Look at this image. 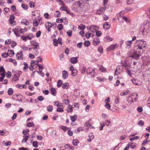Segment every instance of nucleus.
<instances>
[{
    "mask_svg": "<svg viewBox=\"0 0 150 150\" xmlns=\"http://www.w3.org/2000/svg\"><path fill=\"white\" fill-rule=\"evenodd\" d=\"M47 110L49 112H52L53 110V107L52 105H49L47 107Z\"/></svg>",
    "mask_w": 150,
    "mask_h": 150,
    "instance_id": "43",
    "label": "nucleus"
},
{
    "mask_svg": "<svg viewBox=\"0 0 150 150\" xmlns=\"http://www.w3.org/2000/svg\"><path fill=\"white\" fill-rule=\"evenodd\" d=\"M100 40L99 38H95L93 41V43L94 45L97 46L100 42Z\"/></svg>",
    "mask_w": 150,
    "mask_h": 150,
    "instance_id": "12",
    "label": "nucleus"
},
{
    "mask_svg": "<svg viewBox=\"0 0 150 150\" xmlns=\"http://www.w3.org/2000/svg\"><path fill=\"white\" fill-rule=\"evenodd\" d=\"M62 39L60 38H58V40L56 39H54L53 43L54 45L55 46H57L58 43L59 42L61 41Z\"/></svg>",
    "mask_w": 150,
    "mask_h": 150,
    "instance_id": "17",
    "label": "nucleus"
},
{
    "mask_svg": "<svg viewBox=\"0 0 150 150\" xmlns=\"http://www.w3.org/2000/svg\"><path fill=\"white\" fill-rule=\"evenodd\" d=\"M11 75V72L8 71L6 73V77L7 78H10Z\"/></svg>",
    "mask_w": 150,
    "mask_h": 150,
    "instance_id": "53",
    "label": "nucleus"
},
{
    "mask_svg": "<svg viewBox=\"0 0 150 150\" xmlns=\"http://www.w3.org/2000/svg\"><path fill=\"white\" fill-rule=\"evenodd\" d=\"M89 29L91 32L94 33L99 29V27L96 25H91Z\"/></svg>",
    "mask_w": 150,
    "mask_h": 150,
    "instance_id": "7",
    "label": "nucleus"
},
{
    "mask_svg": "<svg viewBox=\"0 0 150 150\" xmlns=\"http://www.w3.org/2000/svg\"><path fill=\"white\" fill-rule=\"evenodd\" d=\"M62 77L64 79H65L68 76V74L67 71L65 70L63 71L62 72Z\"/></svg>",
    "mask_w": 150,
    "mask_h": 150,
    "instance_id": "18",
    "label": "nucleus"
},
{
    "mask_svg": "<svg viewBox=\"0 0 150 150\" xmlns=\"http://www.w3.org/2000/svg\"><path fill=\"white\" fill-rule=\"evenodd\" d=\"M68 109H67V112H71L73 111V109L71 108H70V106L68 105Z\"/></svg>",
    "mask_w": 150,
    "mask_h": 150,
    "instance_id": "60",
    "label": "nucleus"
},
{
    "mask_svg": "<svg viewBox=\"0 0 150 150\" xmlns=\"http://www.w3.org/2000/svg\"><path fill=\"white\" fill-rule=\"evenodd\" d=\"M130 96V97H131L133 102L137 100L138 98V94L135 93L132 94Z\"/></svg>",
    "mask_w": 150,
    "mask_h": 150,
    "instance_id": "9",
    "label": "nucleus"
},
{
    "mask_svg": "<svg viewBox=\"0 0 150 150\" xmlns=\"http://www.w3.org/2000/svg\"><path fill=\"white\" fill-rule=\"evenodd\" d=\"M84 45L86 47H88L90 45V43L89 41H86L84 42Z\"/></svg>",
    "mask_w": 150,
    "mask_h": 150,
    "instance_id": "34",
    "label": "nucleus"
},
{
    "mask_svg": "<svg viewBox=\"0 0 150 150\" xmlns=\"http://www.w3.org/2000/svg\"><path fill=\"white\" fill-rule=\"evenodd\" d=\"M140 30L142 34L143 35H146L147 33H149V31H148L146 29L144 28V27L143 26H142Z\"/></svg>",
    "mask_w": 150,
    "mask_h": 150,
    "instance_id": "15",
    "label": "nucleus"
},
{
    "mask_svg": "<svg viewBox=\"0 0 150 150\" xmlns=\"http://www.w3.org/2000/svg\"><path fill=\"white\" fill-rule=\"evenodd\" d=\"M81 2V3H82V4H81V11L83 10H85L89 8V5L87 1H79V2L80 3Z\"/></svg>",
    "mask_w": 150,
    "mask_h": 150,
    "instance_id": "3",
    "label": "nucleus"
},
{
    "mask_svg": "<svg viewBox=\"0 0 150 150\" xmlns=\"http://www.w3.org/2000/svg\"><path fill=\"white\" fill-rule=\"evenodd\" d=\"M8 55V53L4 52L2 54V56L4 58L7 57Z\"/></svg>",
    "mask_w": 150,
    "mask_h": 150,
    "instance_id": "51",
    "label": "nucleus"
},
{
    "mask_svg": "<svg viewBox=\"0 0 150 150\" xmlns=\"http://www.w3.org/2000/svg\"><path fill=\"white\" fill-rule=\"evenodd\" d=\"M62 6L60 8V10L62 11H66L68 9V8L67 6L65 5V4L64 3V6L62 5Z\"/></svg>",
    "mask_w": 150,
    "mask_h": 150,
    "instance_id": "22",
    "label": "nucleus"
},
{
    "mask_svg": "<svg viewBox=\"0 0 150 150\" xmlns=\"http://www.w3.org/2000/svg\"><path fill=\"white\" fill-rule=\"evenodd\" d=\"M56 1L57 2L59 3V4L62 5L64 6V3L62 0H56Z\"/></svg>",
    "mask_w": 150,
    "mask_h": 150,
    "instance_id": "57",
    "label": "nucleus"
},
{
    "mask_svg": "<svg viewBox=\"0 0 150 150\" xmlns=\"http://www.w3.org/2000/svg\"><path fill=\"white\" fill-rule=\"evenodd\" d=\"M78 57H72L70 58V61L72 64H76L77 62Z\"/></svg>",
    "mask_w": 150,
    "mask_h": 150,
    "instance_id": "13",
    "label": "nucleus"
},
{
    "mask_svg": "<svg viewBox=\"0 0 150 150\" xmlns=\"http://www.w3.org/2000/svg\"><path fill=\"white\" fill-rule=\"evenodd\" d=\"M34 124L33 122H29L26 125L28 127H34Z\"/></svg>",
    "mask_w": 150,
    "mask_h": 150,
    "instance_id": "45",
    "label": "nucleus"
},
{
    "mask_svg": "<svg viewBox=\"0 0 150 150\" xmlns=\"http://www.w3.org/2000/svg\"><path fill=\"white\" fill-rule=\"evenodd\" d=\"M26 37L27 38H28V39L31 40L33 38V35L32 33L29 34Z\"/></svg>",
    "mask_w": 150,
    "mask_h": 150,
    "instance_id": "39",
    "label": "nucleus"
},
{
    "mask_svg": "<svg viewBox=\"0 0 150 150\" xmlns=\"http://www.w3.org/2000/svg\"><path fill=\"white\" fill-rule=\"evenodd\" d=\"M29 130L28 129H24L23 130L22 133L24 135L25 134H26L28 133L29 132Z\"/></svg>",
    "mask_w": 150,
    "mask_h": 150,
    "instance_id": "59",
    "label": "nucleus"
},
{
    "mask_svg": "<svg viewBox=\"0 0 150 150\" xmlns=\"http://www.w3.org/2000/svg\"><path fill=\"white\" fill-rule=\"evenodd\" d=\"M85 25L82 24H81L78 26V28L80 30H84L85 29Z\"/></svg>",
    "mask_w": 150,
    "mask_h": 150,
    "instance_id": "30",
    "label": "nucleus"
},
{
    "mask_svg": "<svg viewBox=\"0 0 150 150\" xmlns=\"http://www.w3.org/2000/svg\"><path fill=\"white\" fill-rule=\"evenodd\" d=\"M67 33L69 36L71 37L72 34V31L71 30H69Z\"/></svg>",
    "mask_w": 150,
    "mask_h": 150,
    "instance_id": "56",
    "label": "nucleus"
},
{
    "mask_svg": "<svg viewBox=\"0 0 150 150\" xmlns=\"http://www.w3.org/2000/svg\"><path fill=\"white\" fill-rule=\"evenodd\" d=\"M77 117L76 115L70 116V119L73 122H75L76 120Z\"/></svg>",
    "mask_w": 150,
    "mask_h": 150,
    "instance_id": "24",
    "label": "nucleus"
},
{
    "mask_svg": "<svg viewBox=\"0 0 150 150\" xmlns=\"http://www.w3.org/2000/svg\"><path fill=\"white\" fill-rule=\"evenodd\" d=\"M132 81L133 83L136 85H139V84L137 83V81L134 79H132Z\"/></svg>",
    "mask_w": 150,
    "mask_h": 150,
    "instance_id": "42",
    "label": "nucleus"
},
{
    "mask_svg": "<svg viewBox=\"0 0 150 150\" xmlns=\"http://www.w3.org/2000/svg\"><path fill=\"white\" fill-rule=\"evenodd\" d=\"M38 142L36 141H34L33 143V146L35 148L38 147Z\"/></svg>",
    "mask_w": 150,
    "mask_h": 150,
    "instance_id": "40",
    "label": "nucleus"
},
{
    "mask_svg": "<svg viewBox=\"0 0 150 150\" xmlns=\"http://www.w3.org/2000/svg\"><path fill=\"white\" fill-rule=\"evenodd\" d=\"M134 46L136 50H141L143 53L146 49L147 44L146 42L144 40H139L134 43Z\"/></svg>",
    "mask_w": 150,
    "mask_h": 150,
    "instance_id": "1",
    "label": "nucleus"
},
{
    "mask_svg": "<svg viewBox=\"0 0 150 150\" xmlns=\"http://www.w3.org/2000/svg\"><path fill=\"white\" fill-rule=\"evenodd\" d=\"M21 23L25 25H28L29 23V21L25 19H23L21 20Z\"/></svg>",
    "mask_w": 150,
    "mask_h": 150,
    "instance_id": "21",
    "label": "nucleus"
},
{
    "mask_svg": "<svg viewBox=\"0 0 150 150\" xmlns=\"http://www.w3.org/2000/svg\"><path fill=\"white\" fill-rule=\"evenodd\" d=\"M23 64L24 65V66L23 67V71H26V70L28 68V65L26 62H24Z\"/></svg>",
    "mask_w": 150,
    "mask_h": 150,
    "instance_id": "32",
    "label": "nucleus"
},
{
    "mask_svg": "<svg viewBox=\"0 0 150 150\" xmlns=\"http://www.w3.org/2000/svg\"><path fill=\"white\" fill-rule=\"evenodd\" d=\"M38 58L40 59V60H39L38 59V60L35 61L32 60L31 62V64H32L34 63L37 64L39 62H41L42 61V59L41 58V57H38Z\"/></svg>",
    "mask_w": 150,
    "mask_h": 150,
    "instance_id": "19",
    "label": "nucleus"
},
{
    "mask_svg": "<svg viewBox=\"0 0 150 150\" xmlns=\"http://www.w3.org/2000/svg\"><path fill=\"white\" fill-rule=\"evenodd\" d=\"M71 75L73 76H75L76 75L77 73V71L75 69L74 70L71 71Z\"/></svg>",
    "mask_w": 150,
    "mask_h": 150,
    "instance_id": "49",
    "label": "nucleus"
},
{
    "mask_svg": "<svg viewBox=\"0 0 150 150\" xmlns=\"http://www.w3.org/2000/svg\"><path fill=\"white\" fill-rule=\"evenodd\" d=\"M13 91L11 88H10L8 89V94L9 95H11L13 94Z\"/></svg>",
    "mask_w": 150,
    "mask_h": 150,
    "instance_id": "28",
    "label": "nucleus"
},
{
    "mask_svg": "<svg viewBox=\"0 0 150 150\" xmlns=\"http://www.w3.org/2000/svg\"><path fill=\"white\" fill-rule=\"evenodd\" d=\"M62 84V82L61 80H59L57 83V87L59 88L61 87Z\"/></svg>",
    "mask_w": 150,
    "mask_h": 150,
    "instance_id": "37",
    "label": "nucleus"
},
{
    "mask_svg": "<svg viewBox=\"0 0 150 150\" xmlns=\"http://www.w3.org/2000/svg\"><path fill=\"white\" fill-rule=\"evenodd\" d=\"M86 70V68L85 66H83L80 69V71L82 73H83Z\"/></svg>",
    "mask_w": 150,
    "mask_h": 150,
    "instance_id": "47",
    "label": "nucleus"
},
{
    "mask_svg": "<svg viewBox=\"0 0 150 150\" xmlns=\"http://www.w3.org/2000/svg\"><path fill=\"white\" fill-rule=\"evenodd\" d=\"M52 26V25L51 23L49 22L46 23L45 24V27L47 28V31L50 32L51 30L50 28Z\"/></svg>",
    "mask_w": 150,
    "mask_h": 150,
    "instance_id": "11",
    "label": "nucleus"
},
{
    "mask_svg": "<svg viewBox=\"0 0 150 150\" xmlns=\"http://www.w3.org/2000/svg\"><path fill=\"white\" fill-rule=\"evenodd\" d=\"M127 101L129 103H131L133 102V101L132 100V98L131 97H130V96L128 97L127 98Z\"/></svg>",
    "mask_w": 150,
    "mask_h": 150,
    "instance_id": "35",
    "label": "nucleus"
},
{
    "mask_svg": "<svg viewBox=\"0 0 150 150\" xmlns=\"http://www.w3.org/2000/svg\"><path fill=\"white\" fill-rule=\"evenodd\" d=\"M69 86V84L68 83H64L62 85V88L64 89H68V86Z\"/></svg>",
    "mask_w": 150,
    "mask_h": 150,
    "instance_id": "27",
    "label": "nucleus"
},
{
    "mask_svg": "<svg viewBox=\"0 0 150 150\" xmlns=\"http://www.w3.org/2000/svg\"><path fill=\"white\" fill-rule=\"evenodd\" d=\"M90 121L91 120H89L87 122L85 123L84 126H86L88 128L91 125L90 123Z\"/></svg>",
    "mask_w": 150,
    "mask_h": 150,
    "instance_id": "46",
    "label": "nucleus"
},
{
    "mask_svg": "<svg viewBox=\"0 0 150 150\" xmlns=\"http://www.w3.org/2000/svg\"><path fill=\"white\" fill-rule=\"evenodd\" d=\"M138 124L139 125L142 126L144 125V122L142 120H141L138 122Z\"/></svg>",
    "mask_w": 150,
    "mask_h": 150,
    "instance_id": "64",
    "label": "nucleus"
},
{
    "mask_svg": "<svg viewBox=\"0 0 150 150\" xmlns=\"http://www.w3.org/2000/svg\"><path fill=\"white\" fill-rule=\"evenodd\" d=\"M98 50L100 53H102L103 51V47L102 46H100L99 47L98 49Z\"/></svg>",
    "mask_w": 150,
    "mask_h": 150,
    "instance_id": "55",
    "label": "nucleus"
},
{
    "mask_svg": "<svg viewBox=\"0 0 150 150\" xmlns=\"http://www.w3.org/2000/svg\"><path fill=\"white\" fill-rule=\"evenodd\" d=\"M113 40V38H111L109 35H107L104 38V40L105 41L110 42L112 41Z\"/></svg>",
    "mask_w": 150,
    "mask_h": 150,
    "instance_id": "20",
    "label": "nucleus"
},
{
    "mask_svg": "<svg viewBox=\"0 0 150 150\" xmlns=\"http://www.w3.org/2000/svg\"><path fill=\"white\" fill-rule=\"evenodd\" d=\"M9 62H12L13 63V64L15 66H16L17 65V62L15 60L11 58L9 59Z\"/></svg>",
    "mask_w": 150,
    "mask_h": 150,
    "instance_id": "33",
    "label": "nucleus"
},
{
    "mask_svg": "<svg viewBox=\"0 0 150 150\" xmlns=\"http://www.w3.org/2000/svg\"><path fill=\"white\" fill-rule=\"evenodd\" d=\"M11 144V142L9 141L8 142H6L4 141L3 142V144L5 146H9Z\"/></svg>",
    "mask_w": 150,
    "mask_h": 150,
    "instance_id": "44",
    "label": "nucleus"
},
{
    "mask_svg": "<svg viewBox=\"0 0 150 150\" xmlns=\"http://www.w3.org/2000/svg\"><path fill=\"white\" fill-rule=\"evenodd\" d=\"M13 31L16 37H20L21 36V35L19 33L18 31H15V30H13Z\"/></svg>",
    "mask_w": 150,
    "mask_h": 150,
    "instance_id": "41",
    "label": "nucleus"
},
{
    "mask_svg": "<svg viewBox=\"0 0 150 150\" xmlns=\"http://www.w3.org/2000/svg\"><path fill=\"white\" fill-rule=\"evenodd\" d=\"M130 96V97H131L133 102L137 100L138 98V94L135 93L132 94Z\"/></svg>",
    "mask_w": 150,
    "mask_h": 150,
    "instance_id": "8",
    "label": "nucleus"
},
{
    "mask_svg": "<svg viewBox=\"0 0 150 150\" xmlns=\"http://www.w3.org/2000/svg\"><path fill=\"white\" fill-rule=\"evenodd\" d=\"M105 9L103 8V7H102L100 8V10L98 11L97 13L100 15L103 13Z\"/></svg>",
    "mask_w": 150,
    "mask_h": 150,
    "instance_id": "26",
    "label": "nucleus"
},
{
    "mask_svg": "<svg viewBox=\"0 0 150 150\" xmlns=\"http://www.w3.org/2000/svg\"><path fill=\"white\" fill-rule=\"evenodd\" d=\"M132 43V41L128 40L126 42L125 44L128 47V48H129L130 47Z\"/></svg>",
    "mask_w": 150,
    "mask_h": 150,
    "instance_id": "25",
    "label": "nucleus"
},
{
    "mask_svg": "<svg viewBox=\"0 0 150 150\" xmlns=\"http://www.w3.org/2000/svg\"><path fill=\"white\" fill-rule=\"evenodd\" d=\"M31 42L33 47V50H39V46L38 43L34 41H31Z\"/></svg>",
    "mask_w": 150,
    "mask_h": 150,
    "instance_id": "5",
    "label": "nucleus"
},
{
    "mask_svg": "<svg viewBox=\"0 0 150 150\" xmlns=\"http://www.w3.org/2000/svg\"><path fill=\"white\" fill-rule=\"evenodd\" d=\"M34 50V54L36 55H38L39 54V52L38 51V50Z\"/></svg>",
    "mask_w": 150,
    "mask_h": 150,
    "instance_id": "63",
    "label": "nucleus"
},
{
    "mask_svg": "<svg viewBox=\"0 0 150 150\" xmlns=\"http://www.w3.org/2000/svg\"><path fill=\"white\" fill-rule=\"evenodd\" d=\"M16 57L19 60H22L23 59V54L22 53V52H18L16 54Z\"/></svg>",
    "mask_w": 150,
    "mask_h": 150,
    "instance_id": "14",
    "label": "nucleus"
},
{
    "mask_svg": "<svg viewBox=\"0 0 150 150\" xmlns=\"http://www.w3.org/2000/svg\"><path fill=\"white\" fill-rule=\"evenodd\" d=\"M52 94L54 96H55L56 95L57 91L54 88L52 87L50 89Z\"/></svg>",
    "mask_w": 150,
    "mask_h": 150,
    "instance_id": "23",
    "label": "nucleus"
},
{
    "mask_svg": "<svg viewBox=\"0 0 150 150\" xmlns=\"http://www.w3.org/2000/svg\"><path fill=\"white\" fill-rule=\"evenodd\" d=\"M139 138V136H136L133 138H130L129 139V140L130 141L138 139Z\"/></svg>",
    "mask_w": 150,
    "mask_h": 150,
    "instance_id": "50",
    "label": "nucleus"
},
{
    "mask_svg": "<svg viewBox=\"0 0 150 150\" xmlns=\"http://www.w3.org/2000/svg\"><path fill=\"white\" fill-rule=\"evenodd\" d=\"M8 52H10L9 54H10V55H11V57H12L14 55V53L13 50H11L9 51H8Z\"/></svg>",
    "mask_w": 150,
    "mask_h": 150,
    "instance_id": "61",
    "label": "nucleus"
},
{
    "mask_svg": "<svg viewBox=\"0 0 150 150\" xmlns=\"http://www.w3.org/2000/svg\"><path fill=\"white\" fill-rule=\"evenodd\" d=\"M96 36L100 37L102 35V33L101 31H98L96 32Z\"/></svg>",
    "mask_w": 150,
    "mask_h": 150,
    "instance_id": "54",
    "label": "nucleus"
},
{
    "mask_svg": "<svg viewBox=\"0 0 150 150\" xmlns=\"http://www.w3.org/2000/svg\"><path fill=\"white\" fill-rule=\"evenodd\" d=\"M142 26L144 27V28L146 29L148 31L150 32V23H147L144 24Z\"/></svg>",
    "mask_w": 150,
    "mask_h": 150,
    "instance_id": "10",
    "label": "nucleus"
},
{
    "mask_svg": "<svg viewBox=\"0 0 150 150\" xmlns=\"http://www.w3.org/2000/svg\"><path fill=\"white\" fill-rule=\"evenodd\" d=\"M23 138L22 139V143L26 142L27 140L28 139L29 137H27L26 136H23Z\"/></svg>",
    "mask_w": 150,
    "mask_h": 150,
    "instance_id": "31",
    "label": "nucleus"
},
{
    "mask_svg": "<svg viewBox=\"0 0 150 150\" xmlns=\"http://www.w3.org/2000/svg\"><path fill=\"white\" fill-rule=\"evenodd\" d=\"M78 143V140L77 139H74L72 141V143L75 146H76Z\"/></svg>",
    "mask_w": 150,
    "mask_h": 150,
    "instance_id": "38",
    "label": "nucleus"
},
{
    "mask_svg": "<svg viewBox=\"0 0 150 150\" xmlns=\"http://www.w3.org/2000/svg\"><path fill=\"white\" fill-rule=\"evenodd\" d=\"M57 28L59 30H62L63 28V25L62 24H59L57 26Z\"/></svg>",
    "mask_w": 150,
    "mask_h": 150,
    "instance_id": "48",
    "label": "nucleus"
},
{
    "mask_svg": "<svg viewBox=\"0 0 150 150\" xmlns=\"http://www.w3.org/2000/svg\"><path fill=\"white\" fill-rule=\"evenodd\" d=\"M86 72L87 74L90 75L91 76H94V73L95 72L94 69L91 68H88L86 70Z\"/></svg>",
    "mask_w": 150,
    "mask_h": 150,
    "instance_id": "6",
    "label": "nucleus"
},
{
    "mask_svg": "<svg viewBox=\"0 0 150 150\" xmlns=\"http://www.w3.org/2000/svg\"><path fill=\"white\" fill-rule=\"evenodd\" d=\"M99 69L102 72H105L106 71V69L102 65L100 66L99 67Z\"/></svg>",
    "mask_w": 150,
    "mask_h": 150,
    "instance_id": "29",
    "label": "nucleus"
},
{
    "mask_svg": "<svg viewBox=\"0 0 150 150\" xmlns=\"http://www.w3.org/2000/svg\"><path fill=\"white\" fill-rule=\"evenodd\" d=\"M142 53L141 50L139 51L137 50H131L128 53V55L129 57L132 58L136 60H138Z\"/></svg>",
    "mask_w": 150,
    "mask_h": 150,
    "instance_id": "2",
    "label": "nucleus"
},
{
    "mask_svg": "<svg viewBox=\"0 0 150 150\" xmlns=\"http://www.w3.org/2000/svg\"><path fill=\"white\" fill-rule=\"evenodd\" d=\"M79 2V1L76 2L73 5V8L74 10L77 12H79L81 11V4H82V3Z\"/></svg>",
    "mask_w": 150,
    "mask_h": 150,
    "instance_id": "4",
    "label": "nucleus"
},
{
    "mask_svg": "<svg viewBox=\"0 0 150 150\" xmlns=\"http://www.w3.org/2000/svg\"><path fill=\"white\" fill-rule=\"evenodd\" d=\"M110 25L108 23L106 22L103 25V28L104 29L107 30L110 28Z\"/></svg>",
    "mask_w": 150,
    "mask_h": 150,
    "instance_id": "16",
    "label": "nucleus"
},
{
    "mask_svg": "<svg viewBox=\"0 0 150 150\" xmlns=\"http://www.w3.org/2000/svg\"><path fill=\"white\" fill-rule=\"evenodd\" d=\"M115 46H116V45H114V44L111 45L109 48V50H114V49H115Z\"/></svg>",
    "mask_w": 150,
    "mask_h": 150,
    "instance_id": "52",
    "label": "nucleus"
},
{
    "mask_svg": "<svg viewBox=\"0 0 150 150\" xmlns=\"http://www.w3.org/2000/svg\"><path fill=\"white\" fill-rule=\"evenodd\" d=\"M56 110L57 112H63L64 111L63 108H62L60 107H59L57 108Z\"/></svg>",
    "mask_w": 150,
    "mask_h": 150,
    "instance_id": "58",
    "label": "nucleus"
},
{
    "mask_svg": "<svg viewBox=\"0 0 150 150\" xmlns=\"http://www.w3.org/2000/svg\"><path fill=\"white\" fill-rule=\"evenodd\" d=\"M145 75H147L150 76V68H148L146 70L145 72Z\"/></svg>",
    "mask_w": 150,
    "mask_h": 150,
    "instance_id": "36",
    "label": "nucleus"
},
{
    "mask_svg": "<svg viewBox=\"0 0 150 150\" xmlns=\"http://www.w3.org/2000/svg\"><path fill=\"white\" fill-rule=\"evenodd\" d=\"M116 98L115 100V104H118L120 102L119 98L118 97H116Z\"/></svg>",
    "mask_w": 150,
    "mask_h": 150,
    "instance_id": "62",
    "label": "nucleus"
}]
</instances>
